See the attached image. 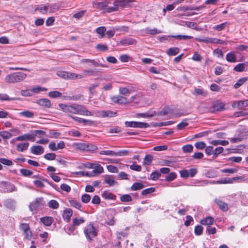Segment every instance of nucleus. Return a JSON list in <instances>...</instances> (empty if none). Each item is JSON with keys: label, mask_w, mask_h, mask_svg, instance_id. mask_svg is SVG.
Returning a JSON list of instances; mask_svg holds the SVG:
<instances>
[{"label": "nucleus", "mask_w": 248, "mask_h": 248, "mask_svg": "<svg viewBox=\"0 0 248 248\" xmlns=\"http://www.w3.org/2000/svg\"><path fill=\"white\" fill-rule=\"evenodd\" d=\"M54 219L51 217H42L40 218V221L45 225L50 226L53 222Z\"/></svg>", "instance_id": "412c9836"}, {"label": "nucleus", "mask_w": 248, "mask_h": 248, "mask_svg": "<svg viewBox=\"0 0 248 248\" xmlns=\"http://www.w3.org/2000/svg\"><path fill=\"white\" fill-rule=\"evenodd\" d=\"M31 152L34 155H40L43 154L44 149L40 145H33L31 148Z\"/></svg>", "instance_id": "f8f14e48"}, {"label": "nucleus", "mask_w": 248, "mask_h": 248, "mask_svg": "<svg viewBox=\"0 0 248 248\" xmlns=\"http://www.w3.org/2000/svg\"><path fill=\"white\" fill-rule=\"evenodd\" d=\"M227 25H229V23L227 22H226L222 24L215 26L213 27V29L217 31H221L224 29Z\"/></svg>", "instance_id": "79ce46f5"}, {"label": "nucleus", "mask_w": 248, "mask_h": 248, "mask_svg": "<svg viewBox=\"0 0 248 248\" xmlns=\"http://www.w3.org/2000/svg\"><path fill=\"white\" fill-rule=\"evenodd\" d=\"M49 137L50 138H58L61 135V133L56 131L54 130H51L49 131Z\"/></svg>", "instance_id": "13d9d810"}, {"label": "nucleus", "mask_w": 248, "mask_h": 248, "mask_svg": "<svg viewBox=\"0 0 248 248\" xmlns=\"http://www.w3.org/2000/svg\"><path fill=\"white\" fill-rule=\"evenodd\" d=\"M212 183L218 184H232V181L231 178H224L219 179L216 182H213Z\"/></svg>", "instance_id": "cd10ccee"}, {"label": "nucleus", "mask_w": 248, "mask_h": 248, "mask_svg": "<svg viewBox=\"0 0 248 248\" xmlns=\"http://www.w3.org/2000/svg\"><path fill=\"white\" fill-rule=\"evenodd\" d=\"M160 176V172H159L158 170H156L154 172H153L150 175L151 179L154 181L158 179Z\"/></svg>", "instance_id": "864d4df0"}, {"label": "nucleus", "mask_w": 248, "mask_h": 248, "mask_svg": "<svg viewBox=\"0 0 248 248\" xmlns=\"http://www.w3.org/2000/svg\"><path fill=\"white\" fill-rule=\"evenodd\" d=\"M70 117L72 118L74 120L78 122V123L84 124V125H90L94 123V122L93 121L85 120L84 119L79 118L77 116L70 115Z\"/></svg>", "instance_id": "9b49d317"}, {"label": "nucleus", "mask_w": 248, "mask_h": 248, "mask_svg": "<svg viewBox=\"0 0 248 248\" xmlns=\"http://www.w3.org/2000/svg\"><path fill=\"white\" fill-rule=\"evenodd\" d=\"M97 116L102 118L114 117L117 116V112L111 110H101L97 112Z\"/></svg>", "instance_id": "1a4fd4ad"}, {"label": "nucleus", "mask_w": 248, "mask_h": 248, "mask_svg": "<svg viewBox=\"0 0 248 248\" xmlns=\"http://www.w3.org/2000/svg\"><path fill=\"white\" fill-rule=\"evenodd\" d=\"M195 146L197 149L202 150L206 147V144L203 141H199L195 143Z\"/></svg>", "instance_id": "bf43d9fd"}, {"label": "nucleus", "mask_w": 248, "mask_h": 248, "mask_svg": "<svg viewBox=\"0 0 248 248\" xmlns=\"http://www.w3.org/2000/svg\"><path fill=\"white\" fill-rule=\"evenodd\" d=\"M29 146L28 142L20 143L16 146V150L18 152H23L27 150Z\"/></svg>", "instance_id": "393cba45"}, {"label": "nucleus", "mask_w": 248, "mask_h": 248, "mask_svg": "<svg viewBox=\"0 0 248 248\" xmlns=\"http://www.w3.org/2000/svg\"><path fill=\"white\" fill-rule=\"evenodd\" d=\"M206 232L208 234H214L217 232V229L215 227H211V226H208L206 228Z\"/></svg>", "instance_id": "69168bd1"}, {"label": "nucleus", "mask_w": 248, "mask_h": 248, "mask_svg": "<svg viewBox=\"0 0 248 248\" xmlns=\"http://www.w3.org/2000/svg\"><path fill=\"white\" fill-rule=\"evenodd\" d=\"M182 149L184 153H191L193 151V147L191 144H187L184 146Z\"/></svg>", "instance_id": "052dcab7"}, {"label": "nucleus", "mask_w": 248, "mask_h": 248, "mask_svg": "<svg viewBox=\"0 0 248 248\" xmlns=\"http://www.w3.org/2000/svg\"><path fill=\"white\" fill-rule=\"evenodd\" d=\"M106 28L104 26L99 27L96 29V32L99 35V38H103L105 36Z\"/></svg>", "instance_id": "7c9ffc66"}, {"label": "nucleus", "mask_w": 248, "mask_h": 248, "mask_svg": "<svg viewBox=\"0 0 248 248\" xmlns=\"http://www.w3.org/2000/svg\"><path fill=\"white\" fill-rule=\"evenodd\" d=\"M87 144L84 143H77L74 144V147L79 150L87 151Z\"/></svg>", "instance_id": "c9c22d12"}, {"label": "nucleus", "mask_w": 248, "mask_h": 248, "mask_svg": "<svg viewBox=\"0 0 248 248\" xmlns=\"http://www.w3.org/2000/svg\"><path fill=\"white\" fill-rule=\"evenodd\" d=\"M203 231V228L201 225H197L195 227L194 232L196 235H200L202 234Z\"/></svg>", "instance_id": "338daca9"}, {"label": "nucleus", "mask_w": 248, "mask_h": 248, "mask_svg": "<svg viewBox=\"0 0 248 248\" xmlns=\"http://www.w3.org/2000/svg\"><path fill=\"white\" fill-rule=\"evenodd\" d=\"M104 183L108 184L110 186H113L117 183L112 176H106L104 179Z\"/></svg>", "instance_id": "a878e982"}, {"label": "nucleus", "mask_w": 248, "mask_h": 248, "mask_svg": "<svg viewBox=\"0 0 248 248\" xmlns=\"http://www.w3.org/2000/svg\"><path fill=\"white\" fill-rule=\"evenodd\" d=\"M16 190V189L14 185L11 183H7L5 184V189H4L5 192H11Z\"/></svg>", "instance_id": "ea45409f"}, {"label": "nucleus", "mask_w": 248, "mask_h": 248, "mask_svg": "<svg viewBox=\"0 0 248 248\" xmlns=\"http://www.w3.org/2000/svg\"><path fill=\"white\" fill-rule=\"evenodd\" d=\"M113 6H109L107 8V12L111 13L119 10V8H127V2L126 0H114Z\"/></svg>", "instance_id": "7ed1b4c3"}, {"label": "nucleus", "mask_w": 248, "mask_h": 248, "mask_svg": "<svg viewBox=\"0 0 248 248\" xmlns=\"http://www.w3.org/2000/svg\"><path fill=\"white\" fill-rule=\"evenodd\" d=\"M48 206L50 208L56 209L59 208V204L57 201L51 200L48 202Z\"/></svg>", "instance_id": "f704fd0d"}, {"label": "nucleus", "mask_w": 248, "mask_h": 248, "mask_svg": "<svg viewBox=\"0 0 248 248\" xmlns=\"http://www.w3.org/2000/svg\"><path fill=\"white\" fill-rule=\"evenodd\" d=\"M174 123L173 121H167V122H160V123H155L153 124V126L154 127H157V126H166V125H169L170 124H172Z\"/></svg>", "instance_id": "a19ab883"}, {"label": "nucleus", "mask_w": 248, "mask_h": 248, "mask_svg": "<svg viewBox=\"0 0 248 248\" xmlns=\"http://www.w3.org/2000/svg\"><path fill=\"white\" fill-rule=\"evenodd\" d=\"M44 157L47 160H54L56 159V155L55 153H48L45 155Z\"/></svg>", "instance_id": "4d7b16f0"}, {"label": "nucleus", "mask_w": 248, "mask_h": 248, "mask_svg": "<svg viewBox=\"0 0 248 248\" xmlns=\"http://www.w3.org/2000/svg\"><path fill=\"white\" fill-rule=\"evenodd\" d=\"M226 60L230 62H237L236 56L234 52H229L226 56Z\"/></svg>", "instance_id": "b1692460"}, {"label": "nucleus", "mask_w": 248, "mask_h": 248, "mask_svg": "<svg viewBox=\"0 0 248 248\" xmlns=\"http://www.w3.org/2000/svg\"><path fill=\"white\" fill-rule=\"evenodd\" d=\"M72 215L73 211L71 209H66L63 212L62 218L65 221L69 222Z\"/></svg>", "instance_id": "2eb2a0df"}, {"label": "nucleus", "mask_w": 248, "mask_h": 248, "mask_svg": "<svg viewBox=\"0 0 248 248\" xmlns=\"http://www.w3.org/2000/svg\"><path fill=\"white\" fill-rule=\"evenodd\" d=\"M187 125L188 123H187V120L184 119L180 124L177 125V128L179 130H181Z\"/></svg>", "instance_id": "0e129e2a"}, {"label": "nucleus", "mask_w": 248, "mask_h": 248, "mask_svg": "<svg viewBox=\"0 0 248 248\" xmlns=\"http://www.w3.org/2000/svg\"><path fill=\"white\" fill-rule=\"evenodd\" d=\"M59 108L64 112L74 114H80L86 116H93V113L87 110L85 106L77 104L66 105L60 104Z\"/></svg>", "instance_id": "f257e3e1"}, {"label": "nucleus", "mask_w": 248, "mask_h": 248, "mask_svg": "<svg viewBox=\"0 0 248 248\" xmlns=\"http://www.w3.org/2000/svg\"><path fill=\"white\" fill-rule=\"evenodd\" d=\"M135 90L126 87H120L119 89V93L124 96H128L132 92L134 91Z\"/></svg>", "instance_id": "5701e85b"}, {"label": "nucleus", "mask_w": 248, "mask_h": 248, "mask_svg": "<svg viewBox=\"0 0 248 248\" xmlns=\"http://www.w3.org/2000/svg\"><path fill=\"white\" fill-rule=\"evenodd\" d=\"M223 148L222 147H217L213 151V157L216 158L218 155L223 152Z\"/></svg>", "instance_id": "5fc2aeb1"}, {"label": "nucleus", "mask_w": 248, "mask_h": 248, "mask_svg": "<svg viewBox=\"0 0 248 248\" xmlns=\"http://www.w3.org/2000/svg\"><path fill=\"white\" fill-rule=\"evenodd\" d=\"M210 144L217 146L218 145H221L223 146L227 145L229 144V141L226 140H213L210 141Z\"/></svg>", "instance_id": "bb28decb"}, {"label": "nucleus", "mask_w": 248, "mask_h": 248, "mask_svg": "<svg viewBox=\"0 0 248 248\" xmlns=\"http://www.w3.org/2000/svg\"><path fill=\"white\" fill-rule=\"evenodd\" d=\"M111 101L115 104H126L129 103L127 98L124 96L117 95L110 97Z\"/></svg>", "instance_id": "6e6552de"}, {"label": "nucleus", "mask_w": 248, "mask_h": 248, "mask_svg": "<svg viewBox=\"0 0 248 248\" xmlns=\"http://www.w3.org/2000/svg\"><path fill=\"white\" fill-rule=\"evenodd\" d=\"M62 93L57 91H51L48 93L49 96L53 98L60 97Z\"/></svg>", "instance_id": "e2e57ef3"}, {"label": "nucleus", "mask_w": 248, "mask_h": 248, "mask_svg": "<svg viewBox=\"0 0 248 248\" xmlns=\"http://www.w3.org/2000/svg\"><path fill=\"white\" fill-rule=\"evenodd\" d=\"M153 157L151 155H145L144 160H143V164L145 165L149 166L151 165L153 160Z\"/></svg>", "instance_id": "58836bf2"}, {"label": "nucleus", "mask_w": 248, "mask_h": 248, "mask_svg": "<svg viewBox=\"0 0 248 248\" xmlns=\"http://www.w3.org/2000/svg\"><path fill=\"white\" fill-rule=\"evenodd\" d=\"M47 11L49 13H54L56 10L58 9V7L56 4H46Z\"/></svg>", "instance_id": "473e14b6"}, {"label": "nucleus", "mask_w": 248, "mask_h": 248, "mask_svg": "<svg viewBox=\"0 0 248 248\" xmlns=\"http://www.w3.org/2000/svg\"><path fill=\"white\" fill-rule=\"evenodd\" d=\"M144 187V185L141 183H135L131 186V190L132 191H136L142 189Z\"/></svg>", "instance_id": "c756f323"}, {"label": "nucleus", "mask_w": 248, "mask_h": 248, "mask_svg": "<svg viewBox=\"0 0 248 248\" xmlns=\"http://www.w3.org/2000/svg\"><path fill=\"white\" fill-rule=\"evenodd\" d=\"M177 177V174L174 172L169 173L165 177V180L167 182H171Z\"/></svg>", "instance_id": "37998d69"}, {"label": "nucleus", "mask_w": 248, "mask_h": 248, "mask_svg": "<svg viewBox=\"0 0 248 248\" xmlns=\"http://www.w3.org/2000/svg\"><path fill=\"white\" fill-rule=\"evenodd\" d=\"M192 94L194 95H201L203 96H206L207 95V93L205 92L202 89L196 88H195L192 92Z\"/></svg>", "instance_id": "c85d7f7f"}, {"label": "nucleus", "mask_w": 248, "mask_h": 248, "mask_svg": "<svg viewBox=\"0 0 248 248\" xmlns=\"http://www.w3.org/2000/svg\"><path fill=\"white\" fill-rule=\"evenodd\" d=\"M37 103L40 106L47 108H50L51 106L50 101L46 98L39 99L37 101Z\"/></svg>", "instance_id": "f3484780"}, {"label": "nucleus", "mask_w": 248, "mask_h": 248, "mask_svg": "<svg viewBox=\"0 0 248 248\" xmlns=\"http://www.w3.org/2000/svg\"><path fill=\"white\" fill-rule=\"evenodd\" d=\"M81 63H91L92 65L95 67L102 66L104 67L103 65L99 63V62L94 59H82L80 61Z\"/></svg>", "instance_id": "a211bd4d"}, {"label": "nucleus", "mask_w": 248, "mask_h": 248, "mask_svg": "<svg viewBox=\"0 0 248 248\" xmlns=\"http://www.w3.org/2000/svg\"><path fill=\"white\" fill-rule=\"evenodd\" d=\"M125 126L126 127H134V128H147L149 126L148 124L146 123L139 122L135 121H126L124 123Z\"/></svg>", "instance_id": "0eeeda50"}, {"label": "nucleus", "mask_w": 248, "mask_h": 248, "mask_svg": "<svg viewBox=\"0 0 248 248\" xmlns=\"http://www.w3.org/2000/svg\"><path fill=\"white\" fill-rule=\"evenodd\" d=\"M100 155H104L110 156H115L116 152L111 150H103L101 151L99 153Z\"/></svg>", "instance_id": "6e6d98bb"}, {"label": "nucleus", "mask_w": 248, "mask_h": 248, "mask_svg": "<svg viewBox=\"0 0 248 248\" xmlns=\"http://www.w3.org/2000/svg\"><path fill=\"white\" fill-rule=\"evenodd\" d=\"M0 163L7 166H11L13 165V162L11 160L5 158H0Z\"/></svg>", "instance_id": "774afa93"}, {"label": "nucleus", "mask_w": 248, "mask_h": 248, "mask_svg": "<svg viewBox=\"0 0 248 248\" xmlns=\"http://www.w3.org/2000/svg\"><path fill=\"white\" fill-rule=\"evenodd\" d=\"M214 218L212 217H207L200 221V223L203 225L211 226L214 224Z\"/></svg>", "instance_id": "aec40b11"}, {"label": "nucleus", "mask_w": 248, "mask_h": 248, "mask_svg": "<svg viewBox=\"0 0 248 248\" xmlns=\"http://www.w3.org/2000/svg\"><path fill=\"white\" fill-rule=\"evenodd\" d=\"M36 11H39L42 14H46L47 13L46 4H41L39 5L35 9Z\"/></svg>", "instance_id": "c03bdc74"}, {"label": "nucleus", "mask_w": 248, "mask_h": 248, "mask_svg": "<svg viewBox=\"0 0 248 248\" xmlns=\"http://www.w3.org/2000/svg\"><path fill=\"white\" fill-rule=\"evenodd\" d=\"M44 199L42 197L36 198L33 201L31 202L29 205L30 210L32 211H37L39 207L43 206L44 205Z\"/></svg>", "instance_id": "423d86ee"}, {"label": "nucleus", "mask_w": 248, "mask_h": 248, "mask_svg": "<svg viewBox=\"0 0 248 248\" xmlns=\"http://www.w3.org/2000/svg\"><path fill=\"white\" fill-rule=\"evenodd\" d=\"M19 114L20 116L28 118H33L34 116V113L29 110L21 111Z\"/></svg>", "instance_id": "72a5a7b5"}, {"label": "nucleus", "mask_w": 248, "mask_h": 248, "mask_svg": "<svg viewBox=\"0 0 248 248\" xmlns=\"http://www.w3.org/2000/svg\"><path fill=\"white\" fill-rule=\"evenodd\" d=\"M84 222L85 220L83 217H80L79 218L76 217L73 220V226L74 227H78Z\"/></svg>", "instance_id": "e433bc0d"}, {"label": "nucleus", "mask_w": 248, "mask_h": 248, "mask_svg": "<svg viewBox=\"0 0 248 248\" xmlns=\"http://www.w3.org/2000/svg\"><path fill=\"white\" fill-rule=\"evenodd\" d=\"M120 200L123 202H129L132 201V197L128 194H124L120 197Z\"/></svg>", "instance_id": "680f3d73"}, {"label": "nucleus", "mask_w": 248, "mask_h": 248, "mask_svg": "<svg viewBox=\"0 0 248 248\" xmlns=\"http://www.w3.org/2000/svg\"><path fill=\"white\" fill-rule=\"evenodd\" d=\"M171 37L179 40H189L193 38V37L191 36L185 35H171Z\"/></svg>", "instance_id": "09e8293b"}, {"label": "nucleus", "mask_w": 248, "mask_h": 248, "mask_svg": "<svg viewBox=\"0 0 248 248\" xmlns=\"http://www.w3.org/2000/svg\"><path fill=\"white\" fill-rule=\"evenodd\" d=\"M248 80V78H243L239 79L238 81L234 85V87L237 89L242 86Z\"/></svg>", "instance_id": "de8ad7c7"}, {"label": "nucleus", "mask_w": 248, "mask_h": 248, "mask_svg": "<svg viewBox=\"0 0 248 248\" xmlns=\"http://www.w3.org/2000/svg\"><path fill=\"white\" fill-rule=\"evenodd\" d=\"M215 202L222 211L225 212L228 210V205L227 203L219 199H216Z\"/></svg>", "instance_id": "6ab92c4d"}, {"label": "nucleus", "mask_w": 248, "mask_h": 248, "mask_svg": "<svg viewBox=\"0 0 248 248\" xmlns=\"http://www.w3.org/2000/svg\"><path fill=\"white\" fill-rule=\"evenodd\" d=\"M68 76L67 79H74L76 78H79L81 79L83 78V76L81 75H78L76 74L75 73H70L68 72Z\"/></svg>", "instance_id": "a18cd8bd"}, {"label": "nucleus", "mask_w": 248, "mask_h": 248, "mask_svg": "<svg viewBox=\"0 0 248 248\" xmlns=\"http://www.w3.org/2000/svg\"><path fill=\"white\" fill-rule=\"evenodd\" d=\"M19 228L20 230L22 232L24 239L27 240H31L32 236V232L29 224L21 223L19 225Z\"/></svg>", "instance_id": "20e7f679"}, {"label": "nucleus", "mask_w": 248, "mask_h": 248, "mask_svg": "<svg viewBox=\"0 0 248 248\" xmlns=\"http://www.w3.org/2000/svg\"><path fill=\"white\" fill-rule=\"evenodd\" d=\"M179 52V49L178 47H171L168 49L166 53L170 56H175L177 55Z\"/></svg>", "instance_id": "2f4dec72"}, {"label": "nucleus", "mask_w": 248, "mask_h": 248, "mask_svg": "<svg viewBox=\"0 0 248 248\" xmlns=\"http://www.w3.org/2000/svg\"><path fill=\"white\" fill-rule=\"evenodd\" d=\"M84 232L86 238L90 240H92L93 238L97 235V231L93 223H90L86 226L84 229Z\"/></svg>", "instance_id": "39448f33"}, {"label": "nucleus", "mask_w": 248, "mask_h": 248, "mask_svg": "<svg viewBox=\"0 0 248 248\" xmlns=\"http://www.w3.org/2000/svg\"><path fill=\"white\" fill-rule=\"evenodd\" d=\"M0 136L4 139H9L11 138L13 135L10 132L4 131L0 132Z\"/></svg>", "instance_id": "8fccbe9b"}, {"label": "nucleus", "mask_w": 248, "mask_h": 248, "mask_svg": "<svg viewBox=\"0 0 248 248\" xmlns=\"http://www.w3.org/2000/svg\"><path fill=\"white\" fill-rule=\"evenodd\" d=\"M224 109V104L222 102H218L213 105L211 108V111H222Z\"/></svg>", "instance_id": "4be33fe9"}, {"label": "nucleus", "mask_w": 248, "mask_h": 248, "mask_svg": "<svg viewBox=\"0 0 248 248\" xmlns=\"http://www.w3.org/2000/svg\"><path fill=\"white\" fill-rule=\"evenodd\" d=\"M232 108H236L239 109L243 108L248 106V100L235 101L232 102Z\"/></svg>", "instance_id": "9d476101"}, {"label": "nucleus", "mask_w": 248, "mask_h": 248, "mask_svg": "<svg viewBox=\"0 0 248 248\" xmlns=\"http://www.w3.org/2000/svg\"><path fill=\"white\" fill-rule=\"evenodd\" d=\"M245 67L246 65L244 63H240L234 67L233 70L236 72H241L244 71Z\"/></svg>", "instance_id": "4c0bfd02"}, {"label": "nucleus", "mask_w": 248, "mask_h": 248, "mask_svg": "<svg viewBox=\"0 0 248 248\" xmlns=\"http://www.w3.org/2000/svg\"><path fill=\"white\" fill-rule=\"evenodd\" d=\"M101 196L105 200H115L116 196L108 190H105L102 192Z\"/></svg>", "instance_id": "dca6fc26"}, {"label": "nucleus", "mask_w": 248, "mask_h": 248, "mask_svg": "<svg viewBox=\"0 0 248 248\" xmlns=\"http://www.w3.org/2000/svg\"><path fill=\"white\" fill-rule=\"evenodd\" d=\"M14 204L15 202L11 199H7L4 202V206L9 209H12L14 206Z\"/></svg>", "instance_id": "49530a36"}, {"label": "nucleus", "mask_w": 248, "mask_h": 248, "mask_svg": "<svg viewBox=\"0 0 248 248\" xmlns=\"http://www.w3.org/2000/svg\"><path fill=\"white\" fill-rule=\"evenodd\" d=\"M21 174L25 177H29L32 175L33 172L30 170L22 169L20 170Z\"/></svg>", "instance_id": "603ef678"}, {"label": "nucleus", "mask_w": 248, "mask_h": 248, "mask_svg": "<svg viewBox=\"0 0 248 248\" xmlns=\"http://www.w3.org/2000/svg\"><path fill=\"white\" fill-rule=\"evenodd\" d=\"M69 203L71 206H73L77 209H79L81 207L80 202L78 201L71 200L69 201Z\"/></svg>", "instance_id": "3c124183"}, {"label": "nucleus", "mask_w": 248, "mask_h": 248, "mask_svg": "<svg viewBox=\"0 0 248 248\" xmlns=\"http://www.w3.org/2000/svg\"><path fill=\"white\" fill-rule=\"evenodd\" d=\"M136 41L131 38H124L120 41V44L123 46L136 44Z\"/></svg>", "instance_id": "ddd939ff"}, {"label": "nucleus", "mask_w": 248, "mask_h": 248, "mask_svg": "<svg viewBox=\"0 0 248 248\" xmlns=\"http://www.w3.org/2000/svg\"><path fill=\"white\" fill-rule=\"evenodd\" d=\"M26 77V74L23 72H17L8 75L5 77V81L8 83L19 82L24 80Z\"/></svg>", "instance_id": "f03ea898"}, {"label": "nucleus", "mask_w": 248, "mask_h": 248, "mask_svg": "<svg viewBox=\"0 0 248 248\" xmlns=\"http://www.w3.org/2000/svg\"><path fill=\"white\" fill-rule=\"evenodd\" d=\"M35 139V136L33 135L30 134H26L16 137V140L18 141H24L28 140L31 141H34Z\"/></svg>", "instance_id": "4468645a"}]
</instances>
